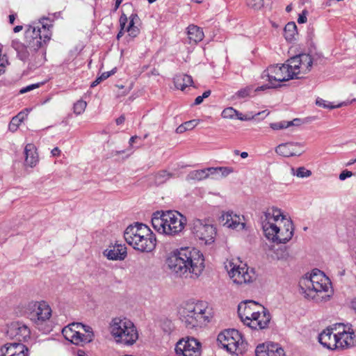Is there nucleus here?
Instances as JSON below:
<instances>
[{"label":"nucleus","mask_w":356,"mask_h":356,"mask_svg":"<svg viewBox=\"0 0 356 356\" xmlns=\"http://www.w3.org/2000/svg\"><path fill=\"white\" fill-rule=\"evenodd\" d=\"M291 174L293 176H296L299 178H307L309 177L312 172L311 170H307L306 168L302 166L295 170L293 168H291Z\"/></svg>","instance_id":"72a5a7b5"},{"label":"nucleus","mask_w":356,"mask_h":356,"mask_svg":"<svg viewBox=\"0 0 356 356\" xmlns=\"http://www.w3.org/2000/svg\"><path fill=\"white\" fill-rule=\"evenodd\" d=\"M277 251L281 252H282V255L280 257L277 256V258L278 259L283 258L284 257V254L285 253V250L284 249H282V248H280V249H278Z\"/></svg>","instance_id":"338daca9"},{"label":"nucleus","mask_w":356,"mask_h":356,"mask_svg":"<svg viewBox=\"0 0 356 356\" xmlns=\"http://www.w3.org/2000/svg\"><path fill=\"white\" fill-rule=\"evenodd\" d=\"M104 255L109 260H124L127 255V247L122 244H115L106 249Z\"/></svg>","instance_id":"5701e85b"},{"label":"nucleus","mask_w":356,"mask_h":356,"mask_svg":"<svg viewBox=\"0 0 356 356\" xmlns=\"http://www.w3.org/2000/svg\"><path fill=\"white\" fill-rule=\"evenodd\" d=\"M138 20V17L136 14H131L129 17V25H134L136 22Z\"/></svg>","instance_id":"3c124183"},{"label":"nucleus","mask_w":356,"mask_h":356,"mask_svg":"<svg viewBox=\"0 0 356 356\" xmlns=\"http://www.w3.org/2000/svg\"><path fill=\"white\" fill-rule=\"evenodd\" d=\"M237 114V111L232 107L225 108L222 112V117L227 119H234Z\"/></svg>","instance_id":"4c0bfd02"},{"label":"nucleus","mask_w":356,"mask_h":356,"mask_svg":"<svg viewBox=\"0 0 356 356\" xmlns=\"http://www.w3.org/2000/svg\"><path fill=\"white\" fill-rule=\"evenodd\" d=\"M349 306L356 313V298H353L349 303Z\"/></svg>","instance_id":"603ef678"},{"label":"nucleus","mask_w":356,"mask_h":356,"mask_svg":"<svg viewBox=\"0 0 356 356\" xmlns=\"http://www.w3.org/2000/svg\"><path fill=\"white\" fill-rule=\"evenodd\" d=\"M256 356H285L283 348L277 343L259 344L255 350Z\"/></svg>","instance_id":"aec40b11"},{"label":"nucleus","mask_w":356,"mask_h":356,"mask_svg":"<svg viewBox=\"0 0 356 356\" xmlns=\"http://www.w3.org/2000/svg\"><path fill=\"white\" fill-rule=\"evenodd\" d=\"M174 83L177 89L184 90L186 87L192 86L193 79L187 74H178L174 77Z\"/></svg>","instance_id":"cd10ccee"},{"label":"nucleus","mask_w":356,"mask_h":356,"mask_svg":"<svg viewBox=\"0 0 356 356\" xmlns=\"http://www.w3.org/2000/svg\"><path fill=\"white\" fill-rule=\"evenodd\" d=\"M16 18V14H12L9 15V22L13 24Z\"/></svg>","instance_id":"052dcab7"},{"label":"nucleus","mask_w":356,"mask_h":356,"mask_svg":"<svg viewBox=\"0 0 356 356\" xmlns=\"http://www.w3.org/2000/svg\"><path fill=\"white\" fill-rule=\"evenodd\" d=\"M300 288L305 298L316 302H326L333 295L330 279L318 269L314 270L309 277L301 280Z\"/></svg>","instance_id":"20e7f679"},{"label":"nucleus","mask_w":356,"mask_h":356,"mask_svg":"<svg viewBox=\"0 0 356 356\" xmlns=\"http://www.w3.org/2000/svg\"><path fill=\"white\" fill-rule=\"evenodd\" d=\"M208 172H209L211 175H215L220 172L221 177H226L234 172V168L232 167L208 168Z\"/></svg>","instance_id":"2f4dec72"},{"label":"nucleus","mask_w":356,"mask_h":356,"mask_svg":"<svg viewBox=\"0 0 356 356\" xmlns=\"http://www.w3.org/2000/svg\"><path fill=\"white\" fill-rule=\"evenodd\" d=\"M292 72L295 73L294 79H300L302 74L309 72L313 65V59L309 54H300L289 59Z\"/></svg>","instance_id":"f3484780"},{"label":"nucleus","mask_w":356,"mask_h":356,"mask_svg":"<svg viewBox=\"0 0 356 356\" xmlns=\"http://www.w3.org/2000/svg\"><path fill=\"white\" fill-rule=\"evenodd\" d=\"M275 152L284 157L300 156L303 152L302 145L299 143H282L275 148Z\"/></svg>","instance_id":"a211bd4d"},{"label":"nucleus","mask_w":356,"mask_h":356,"mask_svg":"<svg viewBox=\"0 0 356 356\" xmlns=\"http://www.w3.org/2000/svg\"><path fill=\"white\" fill-rule=\"evenodd\" d=\"M52 26L49 19L45 17L29 24L25 31L26 45L18 40L12 41L11 46L17 51L18 58L26 61L29 58L30 51H36L46 44L51 39Z\"/></svg>","instance_id":"f03ea898"},{"label":"nucleus","mask_w":356,"mask_h":356,"mask_svg":"<svg viewBox=\"0 0 356 356\" xmlns=\"http://www.w3.org/2000/svg\"><path fill=\"white\" fill-rule=\"evenodd\" d=\"M210 95H211V90H206L205 92H203V94H202V95H201V97L204 99L205 98H207Z\"/></svg>","instance_id":"680f3d73"},{"label":"nucleus","mask_w":356,"mask_h":356,"mask_svg":"<svg viewBox=\"0 0 356 356\" xmlns=\"http://www.w3.org/2000/svg\"><path fill=\"white\" fill-rule=\"evenodd\" d=\"M101 81H102V80L100 76L97 77L93 82H92L90 87L93 88L97 86Z\"/></svg>","instance_id":"4d7b16f0"},{"label":"nucleus","mask_w":356,"mask_h":356,"mask_svg":"<svg viewBox=\"0 0 356 356\" xmlns=\"http://www.w3.org/2000/svg\"><path fill=\"white\" fill-rule=\"evenodd\" d=\"M127 21H128V19H127V15L125 14L122 13L120 17V25L121 27V30L120 31V32L118 34V36H117L118 38H119L121 35H122L124 31H126L125 26L127 23Z\"/></svg>","instance_id":"ea45409f"},{"label":"nucleus","mask_w":356,"mask_h":356,"mask_svg":"<svg viewBox=\"0 0 356 356\" xmlns=\"http://www.w3.org/2000/svg\"><path fill=\"white\" fill-rule=\"evenodd\" d=\"M26 165L33 167L38 161V156L34 145L29 143L24 148Z\"/></svg>","instance_id":"a878e982"},{"label":"nucleus","mask_w":356,"mask_h":356,"mask_svg":"<svg viewBox=\"0 0 356 356\" xmlns=\"http://www.w3.org/2000/svg\"><path fill=\"white\" fill-rule=\"evenodd\" d=\"M86 106H87L86 102H85L82 99L78 100L76 102H75L74 104V106H73L74 113L77 115L82 114L84 112V111L86 108Z\"/></svg>","instance_id":"c9c22d12"},{"label":"nucleus","mask_w":356,"mask_h":356,"mask_svg":"<svg viewBox=\"0 0 356 356\" xmlns=\"http://www.w3.org/2000/svg\"><path fill=\"white\" fill-rule=\"evenodd\" d=\"M10 337H16L19 341L26 340L30 337V330L24 323L20 322H14L10 324L7 331Z\"/></svg>","instance_id":"4be33fe9"},{"label":"nucleus","mask_w":356,"mask_h":356,"mask_svg":"<svg viewBox=\"0 0 356 356\" xmlns=\"http://www.w3.org/2000/svg\"><path fill=\"white\" fill-rule=\"evenodd\" d=\"M29 310V318L38 329H42L41 326L49 321L51 316V309L44 301L31 302Z\"/></svg>","instance_id":"ddd939ff"},{"label":"nucleus","mask_w":356,"mask_h":356,"mask_svg":"<svg viewBox=\"0 0 356 356\" xmlns=\"http://www.w3.org/2000/svg\"><path fill=\"white\" fill-rule=\"evenodd\" d=\"M226 268L229 277L236 284L241 285L250 283L254 279V271L252 269L250 270L245 264L241 266L229 262Z\"/></svg>","instance_id":"2eb2a0df"},{"label":"nucleus","mask_w":356,"mask_h":356,"mask_svg":"<svg viewBox=\"0 0 356 356\" xmlns=\"http://www.w3.org/2000/svg\"><path fill=\"white\" fill-rule=\"evenodd\" d=\"M260 113H258L255 115V116L259 115ZM254 118V115L248 116V115H243L241 113H239L237 111V114L236 115L235 118L238 119L242 121H248L253 119Z\"/></svg>","instance_id":"49530a36"},{"label":"nucleus","mask_w":356,"mask_h":356,"mask_svg":"<svg viewBox=\"0 0 356 356\" xmlns=\"http://www.w3.org/2000/svg\"><path fill=\"white\" fill-rule=\"evenodd\" d=\"M188 35L191 42L197 43L204 38V32L201 28L195 25H190L188 27Z\"/></svg>","instance_id":"bb28decb"},{"label":"nucleus","mask_w":356,"mask_h":356,"mask_svg":"<svg viewBox=\"0 0 356 356\" xmlns=\"http://www.w3.org/2000/svg\"><path fill=\"white\" fill-rule=\"evenodd\" d=\"M224 225L229 228L243 229L245 227V223L241 222L239 216L233 213V212H227L222 215Z\"/></svg>","instance_id":"393cba45"},{"label":"nucleus","mask_w":356,"mask_h":356,"mask_svg":"<svg viewBox=\"0 0 356 356\" xmlns=\"http://www.w3.org/2000/svg\"><path fill=\"white\" fill-rule=\"evenodd\" d=\"M126 31L129 33V35L132 38H135L139 33V29L135 25H128L125 26Z\"/></svg>","instance_id":"a19ab883"},{"label":"nucleus","mask_w":356,"mask_h":356,"mask_svg":"<svg viewBox=\"0 0 356 356\" xmlns=\"http://www.w3.org/2000/svg\"><path fill=\"white\" fill-rule=\"evenodd\" d=\"M77 356H88L83 350H79L77 352Z\"/></svg>","instance_id":"69168bd1"},{"label":"nucleus","mask_w":356,"mask_h":356,"mask_svg":"<svg viewBox=\"0 0 356 356\" xmlns=\"http://www.w3.org/2000/svg\"><path fill=\"white\" fill-rule=\"evenodd\" d=\"M338 332L333 333V328L324 330L318 336V341L330 350L338 349Z\"/></svg>","instance_id":"412c9836"},{"label":"nucleus","mask_w":356,"mask_h":356,"mask_svg":"<svg viewBox=\"0 0 356 356\" xmlns=\"http://www.w3.org/2000/svg\"><path fill=\"white\" fill-rule=\"evenodd\" d=\"M307 11L304 10L301 14L299 15L298 18V22L299 24H303L307 22V17H306Z\"/></svg>","instance_id":"09e8293b"},{"label":"nucleus","mask_w":356,"mask_h":356,"mask_svg":"<svg viewBox=\"0 0 356 356\" xmlns=\"http://www.w3.org/2000/svg\"><path fill=\"white\" fill-rule=\"evenodd\" d=\"M114 72L113 71H111V72H104L102 74V75L100 76V78L102 79V80H105L107 78H108L111 74H113Z\"/></svg>","instance_id":"864d4df0"},{"label":"nucleus","mask_w":356,"mask_h":356,"mask_svg":"<svg viewBox=\"0 0 356 356\" xmlns=\"http://www.w3.org/2000/svg\"><path fill=\"white\" fill-rule=\"evenodd\" d=\"M184 124L186 131L192 129L196 125L194 120L186 122Z\"/></svg>","instance_id":"8fccbe9b"},{"label":"nucleus","mask_w":356,"mask_h":356,"mask_svg":"<svg viewBox=\"0 0 356 356\" xmlns=\"http://www.w3.org/2000/svg\"><path fill=\"white\" fill-rule=\"evenodd\" d=\"M30 111L31 109L25 108L22 111L19 112L16 116H15V118H17V120H19L22 123L26 118H27Z\"/></svg>","instance_id":"c03bdc74"},{"label":"nucleus","mask_w":356,"mask_h":356,"mask_svg":"<svg viewBox=\"0 0 356 356\" xmlns=\"http://www.w3.org/2000/svg\"><path fill=\"white\" fill-rule=\"evenodd\" d=\"M295 122H300V119L296 118L291 121H280L277 122H273L270 124V127L273 130H280L286 129L291 127L292 124H296Z\"/></svg>","instance_id":"473e14b6"},{"label":"nucleus","mask_w":356,"mask_h":356,"mask_svg":"<svg viewBox=\"0 0 356 356\" xmlns=\"http://www.w3.org/2000/svg\"><path fill=\"white\" fill-rule=\"evenodd\" d=\"M284 37L286 40L291 41L297 35V26L295 22H289L284 29Z\"/></svg>","instance_id":"c756f323"},{"label":"nucleus","mask_w":356,"mask_h":356,"mask_svg":"<svg viewBox=\"0 0 356 356\" xmlns=\"http://www.w3.org/2000/svg\"><path fill=\"white\" fill-rule=\"evenodd\" d=\"M172 177V175L166 170H161L156 175V181L158 184H162Z\"/></svg>","instance_id":"e433bc0d"},{"label":"nucleus","mask_w":356,"mask_h":356,"mask_svg":"<svg viewBox=\"0 0 356 356\" xmlns=\"http://www.w3.org/2000/svg\"><path fill=\"white\" fill-rule=\"evenodd\" d=\"M126 242L141 252H150L156 247L155 235L145 224L136 222L129 225L124 232Z\"/></svg>","instance_id":"423d86ee"},{"label":"nucleus","mask_w":356,"mask_h":356,"mask_svg":"<svg viewBox=\"0 0 356 356\" xmlns=\"http://www.w3.org/2000/svg\"><path fill=\"white\" fill-rule=\"evenodd\" d=\"M289 60L282 65H275L268 67L262 73V79L267 78L269 83L280 84L283 81L293 79L295 73L292 72Z\"/></svg>","instance_id":"f8f14e48"},{"label":"nucleus","mask_w":356,"mask_h":356,"mask_svg":"<svg viewBox=\"0 0 356 356\" xmlns=\"http://www.w3.org/2000/svg\"><path fill=\"white\" fill-rule=\"evenodd\" d=\"M17 119V118L13 117L8 125V129L12 132H15L21 124L20 121Z\"/></svg>","instance_id":"79ce46f5"},{"label":"nucleus","mask_w":356,"mask_h":356,"mask_svg":"<svg viewBox=\"0 0 356 356\" xmlns=\"http://www.w3.org/2000/svg\"><path fill=\"white\" fill-rule=\"evenodd\" d=\"M337 337L338 349L348 348L356 344V333L353 330L346 331L343 327V331L338 332Z\"/></svg>","instance_id":"b1692460"},{"label":"nucleus","mask_w":356,"mask_h":356,"mask_svg":"<svg viewBox=\"0 0 356 356\" xmlns=\"http://www.w3.org/2000/svg\"><path fill=\"white\" fill-rule=\"evenodd\" d=\"M355 163H356V158H355V159H351V160H350V161L347 163L346 165L349 166V165H351L354 164Z\"/></svg>","instance_id":"774afa93"},{"label":"nucleus","mask_w":356,"mask_h":356,"mask_svg":"<svg viewBox=\"0 0 356 356\" xmlns=\"http://www.w3.org/2000/svg\"><path fill=\"white\" fill-rule=\"evenodd\" d=\"M179 314L181 322L189 329L201 327L211 318L207 303L202 301L186 302L179 309Z\"/></svg>","instance_id":"0eeeda50"},{"label":"nucleus","mask_w":356,"mask_h":356,"mask_svg":"<svg viewBox=\"0 0 356 356\" xmlns=\"http://www.w3.org/2000/svg\"><path fill=\"white\" fill-rule=\"evenodd\" d=\"M40 83H34V84H31L29 86L24 87L20 89L19 93L24 94V93L28 92L31 90H33V89L38 88L40 86Z\"/></svg>","instance_id":"a18cd8bd"},{"label":"nucleus","mask_w":356,"mask_h":356,"mask_svg":"<svg viewBox=\"0 0 356 356\" xmlns=\"http://www.w3.org/2000/svg\"><path fill=\"white\" fill-rule=\"evenodd\" d=\"M247 4L254 10H259L264 6V0H247Z\"/></svg>","instance_id":"58836bf2"},{"label":"nucleus","mask_w":356,"mask_h":356,"mask_svg":"<svg viewBox=\"0 0 356 356\" xmlns=\"http://www.w3.org/2000/svg\"><path fill=\"white\" fill-rule=\"evenodd\" d=\"M111 333L117 343L132 345L138 339L134 323L126 318H115L111 323Z\"/></svg>","instance_id":"6e6552de"},{"label":"nucleus","mask_w":356,"mask_h":356,"mask_svg":"<svg viewBox=\"0 0 356 356\" xmlns=\"http://www.w3.org/2000/svg\"><path fill=\"white\" fill-rule=\"evenodd\" d=\"M353 175V174L351 171L345 170L340 173L339 179L341 181L345 180L346 178L352 177Z\"/></svg>","instance_id":"de8ad7c7"},{"label":"nucleus","mask_w":356,"mask_h":356,"mask_svg":"<svg viewBox=\"0 0 356 356\" xmlns=\"http://www.w3.org/2000/svg\"><path fill=\"white\" fill-rule=\"evenodd\" d=\"M60 154V150L58 147H55L51 150V154L54 156H58Z\"/></svg>","instance_id":"6e6d98bb"},{"label":"nucleus","mask_w":356,"mask_h":356,"mask_svg":"<svg viewBox=\"0 0 356 356\" xmlns=\"http://www.w3.org/2000/svg\"><path fill=\"white\" fill-rule=\"evenodd\" d=\"M152 225L159 233L175 236L184 230L186 218L177 211H157L152 215Z\"/></svg>","instance_id":"39448f33"},{"label":"nucleus","mask_w":356,"mask_h":356,"mask_svg":"<svg viewBox=\"0 0 356 356\" xmlns=\"http://www.w3.org/2000/svg\"><path fill=\"white\" fill-rule=\"evenodd\" d=\"M278 86H280V84L272 83H269L268 85H263L261 86H259V87H257V88H255L254 86V92H257L259 91L264 90H266V89H268V88H277Z\"/></svg>","instance_id":"37998d69"},{"label":"nucleus","mask_w":356,"mask_h":356,"mask_svg":"<svg viewBox=\"0 0 356 356\" xmlns=\"http://www.w3.org/2000/svg\"><path fill=\"white\" fill-rule=\"evenodd\" d=\"M191 231L194 236L205 245H209L214 242L216 234V229L213 225L207 223L204 220H194Z\"/></svg>","instance_id":"4468645a"},{"label":"nucleus","mask_w":356,"mask_h":356,"mask_svg":"<svg viewBox=\"0 0 356 356\" xmlns=\"http://www.w3.org/2000/svg\"><path fill=\"white\" fill-rule=\"evenodd\" d=\"M122 1V0H115V8H114L115 11H116L118 9Z\"/></svg>","instance_id":"0e129e2a"},{"label":"nucleus","mask_w":356,"mask_h":356,"mask_svg":"<svg viewBox=\"0 0 356 356\" xmlns=\"http://www.w3.org/2000/svg\"><path fill=\"white\" fill-rule=\"evenodd\" d=\"M265 236L277 243H285L293 235V225L284 216L281 209L272 207L264 212L261 218Z\"/></svg>","instance_id":"7ed1b4c3"},{"label":"nucleus","mask_w":356,"mask_h":356,"mask_svg":"<svg viewBox=\"0 0 356 356\" xmlns=\"http://www.w3.org/2000/svg\"><path fill=\"white\" fill-rule=\"evenodd\" d=\"M186 131V129H185V126L184 124V123L181 125H179L177 129H176V133L177 134H182L184 132H185Z\"/></svg>","instance_id":"5fc2aeb1"},{"label":"nucleus","mask_w":356,"mask_h":356,"mask_svg":"<svg viewBox=\"0 0 356 356\" xmlns=\"http://www.w3.org/2000/svg\"><path fill=\"white\" fill-rule=\"evenodd\" d=\"M203 100L204 99H202V97L201 96H197L195 99L194 104L199 105L203 102Z\"/></svg>","instance_id":"bf43d9fd"},{"label":"nucleus","mask_w":356,"mask_h":356,"mask_svg":"<svg viewBox=\"0 0 356 356\" xmlns=\"http://www.w3.org/2000/svg\"><path fill=\"white\" fill-rule=\"evenodd\" d=\"M28 348L20 343H6L0 348V356H28Z\"/></svg>","instance_id":"6ab92c4d"},{"label":"nucleus","mask_w":356,"mask_h":356,"mask_svg":"<svg viewBox=\"0 0 356 356\" xmlns=\"http://www.w3.org/2000/svg\"><path fill=\"white\" fill-rule=\"evenodd\" d=\"M125 120V118L124 115L120 116L118 118L116 119V124L118 125L122 124Z\"/></svg>","instance_id":"13d9d810"},{"label":"nucleus","mask_w":356,"mask_h":356,"mask_svg":"<svg viewBox=\"0 0 356 356\" xmlns=\"http://www.w3.org/2000/svg\"><path fill=\"white\" fill-rule=\"evenodd\" d=\"M218 341L230 353L242 355L248 349V343L236 330H227L220 333Z\"/></svg>","instance_id":"9b49d317"},{"label":"nucleus","mask_w":356,"mask_h":356,"mask_svg":"<svg viewBox=\"0 0 356 356\" xmlns=\"http://www.w3.org/2000/svg\"><path fill=\"white\" fill-rule=\"evenodd\" d=\"M316 104L320 107L324 108H329V109H333L335 108H339L342 106L344 103H341L337 105H332L330 102H327L321 98H318L316 100Z\"/></svg>","instance_id":"f704fd0d"},{"label":"nucleus","mask_w":356,"mask_h":356,"mask_svg":"<svg viewBox=\"0 0 356 356\" xmlns=\"http://www.w3.org/2000/svg\"><path fill=\"white\" fill-rule=\"evenodd\" d=\"M246 303L240 304L238 307V314L243 323L252 329L266 328L271 319L269 312L263 308L261 312H251Z\"/></svg>","instance_id":"1a4fd4ad"},{"label":"nucleus","mask_w":356,"mask_h":356,"mask_svg":"<svg viewBox=\"0 0 356 356\" xmlns=\"http://www.w3.org/2000/svg\"><path fill=\"white\" fill-rule=\"evenodd\" d=\"M253 93H254V86L250 85L237 91L233 97L236 99H244L246 97H251Z\"/></svg>","instance_id":"7c9ffc66"},{"label":"nucleus","mask_w":356,"mask_h":356,"mask_svg":"<svg viewBox=\"0 0 356 356\" xmlns=\"http://www.w3.org/2000/svg\"><path fill=\"white\" fill-rule=\"evenodd\" d=\"M210 172H208V168L202 170H196L190 172L186 176L188 181H201L209 177Z\"/></svg>","instance_id":"c85d7f7f"},{"label":"nucleus","mask_w":356,"mask_h":356,"mask_svg":"<svg viewBox=\"0 0 356 356\" xmlns=\"http://www.w3.org/2000/svg\"><path fill=\"white\" fill-rule=\"evenodd\" d=\"M62 333L67 341L77 346L90 343L94 337L92 328L81 323L68 325L63 329Z\"/></svg>","instance_id":"9d476101"},{"label":"nucleus","mask_w":356,"mask_h":356,"mask_svg":"<svg viewBox=\"0 0 356 356\" xmlns=\"http://www.w3.org/2000/svg\"><path fill=\"white\" fill-rule=\"evenodd\" d=\"M175 350L177 356H201L202 344L195 338L187 337L178 341Z\"/></svg>","instance_id":"dca6fc26"},{"label":"nucleus","mask_w":356,"mask_h":356,"mask_svg":"<svg viewBox=\"0 0 356 356\" xmlns=\"http://www.w3.org/2000/svg\"><path fill=\"white\" fill-rule=\"evenodd\" d=\"M166 264L179 277L197 278L204 270V258L199 250L186 247L172 252Z\"/></svg>","instance_id":"f257e3e1"},{"label":"nucleus","mask_w":356,"mask_h":356,"mask_svg":"<svg viewBox=\"0 0 356 356\" xmlns=\"http://www.w3.org/2000/svg\"><path fill=\"white\" fill-rule=\"evenodd\" d=\"M23 29V26H21V25H19V26H16L14 29H13V31L15 33H18L19 31H21Z\"/></svg>","instance_id":"e2e57ef3"}]
</instances>
